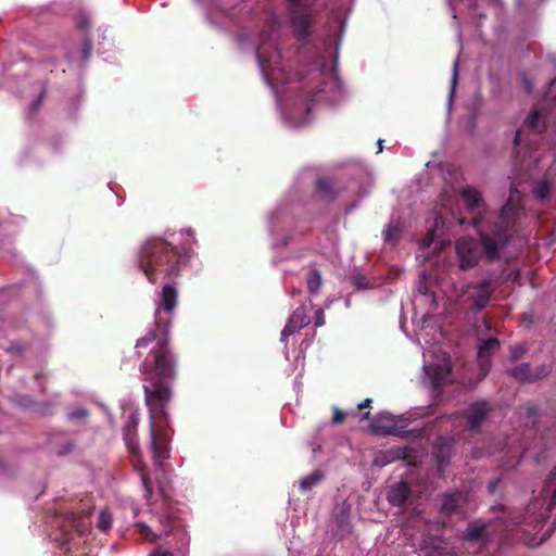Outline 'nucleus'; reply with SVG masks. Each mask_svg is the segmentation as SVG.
Returning a JSON list of instances; mask_svg holds the SVG:
<instances>
[{
	"instance_id": "1",
	"label": "nucleus",
	"mask_w": 556,
	"mask_h": 556,
	"mask_svg": "<svg viewBox=\"0 0 556 556\" xmlns=\"http://www.w3.org/2000/svg\"><path fill=\"white\" fill-rule=\"evenodd\" d=\"M169 326V320L156 313L154 328L135 344L138 357L143 356L147 350L139 372L149 412V450L157 467L169 458L170 437L166 407L173 399L172 384L177 378L178 358L170 348Z\"/></svg>"
},
{
	"instance_id": "2",
	"label": "nucleus",
	"mask_w": 556,
	"mask_h": 556,
	"mask_svg": "<svg viewBox=\"0 0 556 556\" xmlns=\"http://www.w3.org/2000/svg\"><path fill=\"white\" fill-rule=\"evenodd\" d=\"M466 210L475 214L472 226L481 236L480 243H507L518 239L528 241L526 220L528 218L522 203V195L516 188H510L509 197L493 220L486 218V204L481 192L471 186L460 188L458 192Z\"/></svg>"
},
{
	"instance_id": "3",
	"label": "nucleus",
	"mask_w": 556,
	"mask_h": 556,
	"mask_svg": "<svg viewBox=\"0 0 556 556\" xmlns=\"http://www.w3.org/2000/svg\"><path fill=\"white\" fill-rule=\"evenodd\" d=\"M176 264V253L165 245H143L139 266L151 282L156 270L170 273Z\"/></svg>"
},
{
	"instance_id": "4",
	"label": "nucleus",
	"mask_w": 556,
	"mask_h": 556,
	"mask_svg": "<svg viewBox=\"0 0 556 556\" xmlns=\"http://www.w3.org/2000/svg\"><path fill=\"white\" fill-rule=\"evenodd\" d=\"M408 420L402 416H394L388 412L377 414L371 424V432L379 435H395L402 439L409 437Z\"/></svg>"
},
{
	"instance_id": "5",
	"label": "nucleus",
	"mask_w": 556,
	"mask_h": 556,
	"mask_svg": "<svg viewBox=\"0 0 556 556\" xmlns=\"http://www.w3.org/2000/svg\"><path fill=\"white\" fill-rule=\"evenodd\" d=\"M290 20L298 40H305L313 25V13L308 0H289Z\"/></svg>"
},
{
	"instance_id": "6",
	"label": "nucleus",
	"mask_w": 556,
	"mask_h": 556,
	"mask_svg": "<svg viewBox=\"0 0 556 556\" xmlns=\"http://www.w3.org/2000/svg\"><path fill=\"white\" fill-rule=\"evenodd\" d=\"M538 505H545V508L541 511L540 516L542 519H547L556 505V467L547 476L542 489L541 497L535 501L533 508Z\"/></svg>"
},
{
	"instance_id": "7",
	"label": "nucleus",
	"mask_w": 556,
	"mask_h": 556,
	"mask_svg": "<svg viewBox=\"0 0 556 556\" xmlns=\"http://www.w3.org/2000/svg\"><path fill=\"white\" fill-rule=\"evenodd\" d=\"M491 412L492 406L485 401L471 403L465 413L468 429L475 432L480 431L482 424L486 420Z\"/></svg>"
},
{
	"instance_id": "8",
	"label": "nucleus",
	"mask_w": 556,
	"mask_h": 556,
	"mask_svg": "<svg viewBox=\"0 0 556 556\" xmlns=\"http://www.w3.org/2000/svg\"><path fill=\"white\" fill-rule=\"evenodd\" d=\"M467 504V494L463 491L446 492L441 497L440 513L446 516L460 515Z\"/></svg>"
},
{
	"instance_id": "9",
	"label": "nucleus",
	"mask_w": 556,
	"mask_h": 556,
	"mask_svg": "<svg viewBox=\"0 0 556 556\" xmlns=\"http://www.w3.org/2000/svg\"><path fill=\"white\" fill-rule=\"evenodd\" d=\"M500 349V341L495 337H491L479 345L478 363L480 367V375L484 378L491 368L492 355Z\"/></svg>"
},
{
	"instance_id": "10",
	"label": "nucleus",
	"mask_w": 556,
	"mask_h": 556,
	"mask_svg": "<svg viewBox=\"0 0 556 556\" xmlns=\"http://www.w3.org/2000/svg\"><path fill=\"white\" fill-rule=\"evenodd\" d=\"M426 375L434 389H439L450 381L452 375V364L445 361L441 364H432L425 367Z\"/></svg>"
},
{
	"instance_id": "11",
	"label": "nucleus",
	"mask_w": 556,
	"mask_h": 556,
	"mask_svg": "<svg viewBox=\"0 0 556 556\" xmlns=\"http://www.w3.org/2000/svg\"><path fill=\"white\" fill-rule=\"evenodd\" d=\"M480 247L481 245H455L460 269L467 270L478 264L482 254Z\"/></svg>"
},
{
	"instance_id": "12",
	"label": "nucleus",
	"mask_w": 556,
	"mask_h": 556,
	"mask_svg": "<svg viewBox=\"0 0 556 556\" xmlns=\"http://www.w3.org/2000/svg\"><path fill=\"white\" fill-rule=\"evenodd\" d=\"M475 291L470 293L469 300L471 301V309L482 311L488 304L492 295L491 282L482 280L473 287Z\"/></svg>"
},
{
	"instance_id": "13",
	"label": "nucleus",
	"mask_w": 556,
	"mask_h": 556,
	"mask_svg": "<svg viewBox=\"0 0 556 556\" xmlns=\"http://www.w3.org/2000/svg\"><path fill=\"white\" fill-rule=\"evenodd\" d=\"M463 539L470 543H483L489 541L486 525L481 520L470 522L463 533Z\"/></svg>"
},
{
	"instance_id": "14",
	"label": "nucleus",
	"mask_w": 556,
	"mask_h": 556,
	"mask_svg": "<svg viewBox=\"0 0 556 556\" xmlns=\"http://www.w3.org/2000/svg\"><path fill=\"white\" fill-rule=\"evenodd\" d=\"M410 485L407 481H400L390 486L387 500L392 506L403 505L410 495Z\"/></svg>"
},
{
	"instance_id": "15",
	"label": "nucleus",
	"mask_w": 556,
	"mask_h": 556,
	"mask_svg": "<svg viewBox=\"0 0 556 556\" xmlns=\"http://www.w3.org/2000/svg\"><path fill=\"white\" fill-rule=\"evenodd\" d=\"M444 220L441 216H434L432 224L428 227L426 238L420 243H451L450 240H439L443 233Z\"/></svg>"
},
{
	"instance_id": "16",
	"label": "nucleus",
	"mask_w": 556,
	"mask_h": 556,
	"mask_svg": "<svg viewBox=\"0 0 556 556\" xmlns=\"http://www.w3.org/2000/svg\"><path fill=\"white\" fill-rule=\"evenodd\" d=\"M316 192L321 200L332 201L338 197L340 189L334 187L331 179L319 178L316 181Z\"/></svg>"
},
{
	"instance_id": "17",
	"label": "nucleus",
	"mask_w": 556,
	"mask_h": 556,
	"mask_svg": "<svg viewBox=\"0 0 556 556\" xmlns=\"http://www.w3.org/2000/svg\"><path fill=\"white\" fill-rule=\"evenodd\" d=\"M132 464L136 471L140 475L141 482L146 491V497L149 498L153 494V485L149 476L148 467L138 455L132 459Z\"/></svg>"
},
{
	"instance_id": "18",
	"label": "nucleus",
	"mask_w": 556,
	"mask_h": 556,
	"mask_svg": "<svg viewBox=\"0 0 556 556\" xmlns=\"http://www.w3.org/2000/svg\"><path fill=\"white\" fill-rule=\"evenodd\" d=\"M65 519L79 534H84L88 531V516L83 511H66Z\"/></svg>"
},
{
	"instance_id": "19",
	"label": "nucleus",
	"mask_w": 556,
	"mask_h": 556,
	"mask_svg": "<svg viewBox=\"0 0 556 556\" xmlns=\"http://www.w3.org/2000/svg\"><path fill=\"white\" fill-rule=\"evenodd\" d=\"M404 229V222L399 218H392L383 230V239L389 242H397L401 239Z\"/></svg>"
},
{
	"instance_id": "20",
	"label": "nucleus",
	"mask_w": 556,
	"mask_h": 556,
	"mask_svg": "<svg viewBox=\"0 0 556 556\" xmlns=\"http://www.w3.org/2000/svg\"><path fill=\"white\" fill-rule=\"evenodd\" d=\"M177 304V291L170 286L166 285L162 290V298L160 302V306L166 312L172 313Z\"/></svg>"
},
{
	"instance_id": "21",
	"label": "nucleus",
	"mask_w": 556,
	"mask_h": 556,
	"mask_svg": "<svg viewBox=\"0 0 556 556\" xmlns=\"http://www.w3.org/2000/svg\"><path fill=\"white\" fill-rule=\"evenodd\" d=\"M508 374L519 382H533L532 368L529 363H521L508 370Z\"/></svg>"
},
{
	"instance_id": "22",
	"label": "nucleus",
	"mask_w": 556,
	"mask_h": 556,
	"mask_svg": "<svg viewBox=\"0 0 556 556\" xmlns=\"http://www.w3.org/2000/svg\"><path fill=\"white\" fill-rule=\"evenodd\" d=\"M323 280L320 273L313 268L306 275V285L309 294L315 295L319 292Z\"/></svg>"
},
{
	"instance_id": "23",
	"label": "nucleus",
	"mask_w": 556,
	"mask_h": 556,
	"mask_svg": "<svg viewBox=\"0 0 556 556\" xmlns=\"http://www.w3.org/2000/svg\"><path fill=\"white\" fill-rule=\"evenodd\" d=\"M324 478V473L320 470H315L314 472L307 475L300 481V489L303 492L311 491L315 485H317Z\"/></svg>"
},
{
	"instance_id": "24",
	"label": "nucleus",
	"mask_w": 556,
	"mask_h": 556,
	"mask_svg": "<svg viewBox=\"0 0 556 556\" xmlns=\"http://www.w3.org/2000/svg\"><path fill=\"white\" fill-rule=\"evenodd\" d=\"M292 325H294L299 330L305 327L308 324V318L306 314V309L304 306H300L294 309L288 319Z\"/></svg>"
},
{
	"instance_id": "25",
	"label": "nucleus",
	"mask_w": 556,
	"mask_h": 556,
	"mask_svg": "<svg viewBox=\"0 0 556 556\" xmlns=\"http://www.w3.org/2000/svg\"><path fill=\"white\" fill-rule=\"evenodd\" d=\"M551 193V184L547 179H542L535 182L533 187V194L539 200H545L549 197Z\"/></svg>"
},
{
	"instance_id": "26",
	"label": "nucleus",
	"mask_w": 556,
	"mask_h": 556,
	"mask_svg": "<svg viewBox=\"0 0 556 556\" xmlns=\"http://www.w3.org/2000/svg\"><path fill=\"white\" fill-rule=\"evenodd\" d=\"M138 424H139L138 416L136 414H131L127 425L124 428V437L127 442L130 441L131 435L136 434Z\"/></svg>"
},
{
	"instance_id": "27",
	"label": "nucleus",
	"mask_w": 556,
	"mask_h": 556,
	"mask_svg": "<svg viewBox=\"0 0 556 556\" xmlns=\"http://www.w3.org/2000/svg\"><path fill=\"white\" fill-rule=\"evenodd\" d=\"M97 527L101 530V531H108L109 529H111L112 527V515L110 511L108 510H102L100 513V516H99V519H98V523H97Z\"/></svg>"
},
{
	"instance_id": "28",
	"label": "nucleus",
	"mask_w": 556,
	"mask_h": 556,
	"mask_svg": "<svg viewBox=\"0 0 556 556\" xmlns=\"http://www.w3.org/2000/svg\"><path fill=\"white\" fill-rule=\"evenodd\" d=\"M552 371V365L543 364L539 367H536L534 370L532 369V378L533 382L541 380L548 376Z\"/></svg>"
},
{
	"instance_id": "29",
	"label": "nucleus",
	"mask_w": 556,
	"mask_h": 556,
	"mask_svg": "<svg viewBox=\"0 0 556 556\" xmlns=\"http://www.w3.org/2000/svg\"><path fill=\"white\" fill-rule=\"evenodd\" d=\"M88 416H89V413L87 409L76 408L68 413L67 418L71 421H76V420L86 421Z\"/></svg>"
},
{
	"instance_id": "30",
	"label": "nucleus",
	"mask_w": 556,
	"mask_h": 556,
	"mask_svg": "<svg viewBox=\"0 0 556 556\" xmlns=\"http://www.w3.org/2000/svg\"><path fill=\"white\" fill-rule=\"evenodd\" d=\"M137 529H138V532L147 540V541H150V542H153L155 541L156 539V535L152 532V530L146 525V523H142V522H138L136 525Z\"/></svg>"
},
{
	"instance_id": "31",
	"label": "nucleus",
	"mask_w": 556,
	"mask_h": 556,
	"mask_svg": "<svg viewBox=\"0 0 556 556\" xmlns=\"http://www.w3.org/2000/svg\"><path fill=\"white\" fill-rule=\"evenodd\" d=\"M528 351L526 343L517 344L510 348V355L514 361L521 358Z\"/></svg>"
},
{
	"instance_id": "32",
	"label": "nucleus",
	"mask_w": 556,
	"mask_h": 556,
	"mask_svg": "<svg viewBox=\"0 0 556 556\" xmlns=\"http://www.w3.org/2000/svg\"><path fill=\"white\" fill-rule=\"evenodd\" d=\"M483 247L485 248L484 252H485L486 257L490 261H493V260L497 258L498 250L503 245H483Z\"/></svg>"
},
{
	"instance_id": "33",
	"label": "nucleus",
	"mask_w": 556,
	"mask_h": 556,
	"mask_svg": "<svg viewBox=\"0 0 556 556\" xmlns=\"http://www.w3.org/2000/svg\"><path fill=\"white\" fill-rule=\"evenodd\" d=\"M298 330L299 329L288 320V323L286 324L281 331V341H286L288 337H290Z\"/></svg>"
},
{
	"instance_id": "34",
	"label": "nucleus",
	"mask_w": 556,
	"mask_h": 556,
	"mask_svg": "<svg viewBox=\"0 0 556 556\" xmlns=\"http://www.w3.org/2000/svg\"><path fill=\"white\" fill-rule=\"evenodd\" d=\"M75 447V444L73 441H66L64 444H62L58 450H56V454L58 455H66V454H70L73 452Z\"/></svg>"
},
{
	"instance_id": "35",
	"label": "nucleus",
	"mask_w": 556,
	"mask_h": 556,
	"mask_svg": "<svg viewBox=\"0 0 556 556\" xmlns=\"http://www.w3.org/2000/svg\"><path fill=\"white\" fill-rule=\"evenodd\" d=\"M354 286L358 290H364L369 287V281L365 276L359 275L354 278Z\"/></svg>"
},
{
	"instance_id": "36",
	"label": "nucleus",
	"mask_w": 556,
	"mask_h": 556,
	"mask_svg": "<svg viewBox=\"0 0 556 556\" xmlns=\"http://www.w3.org/2000/svg\"><path fill=\"white\" fill-rule=\"evenodd\" d=\"M346 413L340 410L338 407L333 408L332 424L339 425L345 420Z\"/></svg>"
},
{
	"instance_id": "37",
	"label": "nucleus",
	"mask_w": 556,
	"mask_h": 556,
	"mask_svg": "<svg viewBox=\"0 0 556 556\" xmlns=\"http://www.w3.org/2000/svg\"><path fill=\"white\" fill-rule=\"evenodd\" d=\"M27 350V345L26 344H22V343H17V342H14V343H11L10 346L8 348V352L10 353H23L24 351Z\"/></svg>"
},
{
	"instance_id": "38",
	"label": "nucleus",
	"mask_w": 556,
	"mask_h": 556,
	"mask_svg": "<svg viewBox=\"0 0 556 556\" xmlns=\"http://www.w3.org/2000/svg\"><path fill=\"white\" fill-rule=\"evenodd\" d=\"M457 79H458V61L456 60L454 62V66H453V77H452V90H451V94L454 93V89H455V86L457 84Z\"/></svg>"
},
{
	"instance_id": "39",
	"label": "nucleus",
	"mask_w": 556,
	"mask_h": 556,
	"mask_svg": "<svg viewBox=\"0 0 556 556\" xmlns=\"http://www.w3.org/2000/svg\"><path fill=\"white\" fill-rule=\"evenodd\" d=\"M339 527H340V532H341V538L344 536L345 534L350 533L351 531V528H350V525L349 522H346L344 519H341L339 522Z\"/></svg>"
},
{
	"instance_id": "40",
	"label": "nucleus",
	"mask_w": 556,
	"mask_h": 556,
	"mask_svg": "<svg viewBox=\"0 0 556 556\" xmlns=\"http://www.w3.org/2000/svg\"><path fill=\"white\" fill-rule=\"evenodd\" d=\"M525 409H526V414L528 416H534L539 412L538 406L534 405L533 403H527L526 406H525Z\"/></svg>"
},
{
	"instance_id": "41",
	"label": "nucleus",
	"mask_w": 556,
	"mask_h": 556,
	"mask_svg": "<svg viewBox=\"0 0 556 556\" xmlns=\"http://www.w3.org/2000/svg\"><path fill=\"white\" fill-rule=\"evenodd\" d=\"M325 324V315L323 309H318L315 314V325L320 327Z\"/></svg>"
},
{
	"instance_id": "42",
	"label": "nucleus",
	"mask_w": 556,
	"mask_h": 556,
	"mask_svg": "<svg viewBox=\"0 0 556 556\" xmlns=\"http://www.w3.org/2000/svg\"><path fill=\"white\" fill-rule=\"evenodd\" d=\"M521 79H522V84H523L526 92L530 93L533 89V86H532L530 79L527 77V75H522Z\"/></svg>"
},
{
	"instance_id": "43",
	"label": "nucleus",
	"mask_w": 556,
	"mask_h": 556,
	"mask_svg": "<svg viewBox=\"0 0 556 556\" xmlns=\"http://www.w3.org/2000/svg\"><path fill=\"white\" fill-rule=\"evenodd\" d=\"M43 100V93H41L37 100H35L31 104H30V111H33L34 113L37 112L41 105V102Z\"/></svg>"
},
{
	"instance_id": "44",
	"label": "nucleus",
	"mask_w": 556,
	"mask_h": 556,
	"mask_svg": "<svg viewBox=\"0 0 556 556\" xmlns=\"http://www.w3.org/2000/svg\"><path fill=\"white\" fill-rule=\"evenodd\" d=\"M539 119V113L536 111L532 112L529 116V122L532 127H536V122Z\"/></svg>"
},
{
	"instance_id": "45",
	"label": "nucleus",
	"mask_w": 556,
	"mask_h": 556,
	"mask_svg": "<svg viewBox=\"0 0 556 556\" xmlns=\"http://www.w3.org/2000/svg\"><path fill=\"white\" fill-rule=\"evenodd\" d=\"M150 556H173V554L168 551H162L161 548H157Z\"/></svg>"
},
{
	"instance_id": "46",
	"label": "nucleus",
	"mask_w": 556,
	"mask_h": 556,
	"mask_svg": "<svg viewBox=\"0 0 556 556\" xmlns=\"http://www.w3.org/2000/svg\"><path fill=\"white\" fill-rule=\"evenodd\" d=\"M370 405H371V400L370 399H366L364 402L358 404V409L362 410L364 408L370 407Z\"/></svg>"
},
{
	"instance_id": "47",
	"label": "nucleus",
	"mask_w": 556,
	"mask_h": 556,
	"mask_svg": "<svg viewBox=\"0 0 556 556\" xmlns=\"http://www.w3.org/2000/svg\"><path fill=\"white\" fill-rule=\"evenodd\" d=\"M519 140H520V131H517L516 136H515V144H519Z\"/></svg>"
},
{
	"instance_id": "48",
	"label": "nucleus",
	"mask_w": 556,
	"mask_h": 556,
	"mask_svg": "<svg viewBox=\"0 0 556 556\" xmlns=\"http://www.w3.org/2000/svg\"><path fill=\"white\" fill-rule=\"evenodd\" d=\"M382 143H383V140L379 139L378 140V147H379L378 153H380L382 151Z\"/></svg>"
},
{
	"instance_id": "49",
	"label": "nucleus",
	"mask_w": 556,
	"mask_h": 556,
	"mask_svg": "<svg viewBox=\"0 0 556 556\" xmlns=\"http://www.w3.org/2000/svg\"><path fill=\"white\" fill-rule=\"evenodd\" d=\"M42 378H43V374H42V372H37V374L35 375V379H36V380H40V379H42Z\"/></svg>"
},
{
	"instance_id": "50",
	"label": "nucleus",
	"mask_w": 556,
	"mask_h": 556,
	"mask_svg": "<svg viewBox=\"0 0 556 556\" xmlns=\"http://www.w3.org/2000/svg\"><path fill=\"white\" fill-rule=\"evenodd\" d=\"M370 417V413L369 412H366L363 416H362V420L364 419H369Z\"/></svg>"
},
{
	"instance_id": "51",
	"label": "nucleus",
	"mask_w": 556,
	"mask_h": 556,
	"mask_svg": "<svg viewBox=\"0 0 556 556\" xmlns=\"http://www.w3.org/2000/svg\"><path fill=\"white\" fill-rule=\"evenodd\" d=\"M489 489H490V491H491V492H493V491H494V489H495V482H491V483L489 484Z\"/></svg>"
},
{
	"instance_id": "52",
	"label": "nucleus",
	"mask_w": 556,
	"mask_h": 556,
	"mask_svg": "<svg viewBox=\"0 0 556 556\" xmlns=\"http://www.w3.org/2000/svg\"><path fill=\"white\" fill-rule=\"evenodd\" d=\"M455 243L460 244V243H467V242L465 241L464 238H460Z\"/></svg>"
},
{
	"instance_id": "53",
	"label": "nucleus",
	"mask_w": 556,
	"mask_h": 556,
	"mask_svg": "<svg viewBox=\"0 0 556 556\" xmlns=\"http://www.w3.org/2000/svg\"><path fill=\"white\" fill-rule=\"evenodd\" d=\"M40 390H41V392H42V393H45V392H46V387H45V384H40Z\"/></svg>"
},
{
	"instance_id": "54",
	"label": "nucleus",
	"mask_w": 556,
	"mask_h": 556,
	"mask_svg": "<svg viewBox=\"0 0 556 556\" xmlns=\"http://www.w3.org/2000/svg\"><path fill=\"white\" fill-rule=\"evenodd\" d=\"M434 247L437 248V245H434ZM438 248H439V252H441L443 250L444 245L440 244V245H438Z\"/></svg>"
},
{
	"instance_id": "55",
	"label": "nucleus",
	"mask_w": 556,
	"mask_h": 556,
	"mask_svg": "<svg viewBox=\"0 0 556 556\" xmlns=\"http://www.w3.org/2000/svg\"><path fill=\"white\" fill-rule=\"evenodd\" d=\"M188 235L191 237L192 240H194V237L192 236L191 231H188Z\"/></svg>"
}]
</instances>
